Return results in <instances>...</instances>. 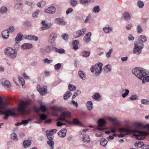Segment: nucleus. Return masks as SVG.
Returning <instances> with one entry per match:
<instances>
[{"label":"nucleus","mask_w":149,"mask_h":149,"mask_svg":"<svg viewBox=\"0 0 149 149\" xmlns=\"http://www.w3.org/2000/svg\"><path fill=\"white\" fill-rule=\"evenodd\" d=\"M149 81V76L146 75L142 79V82L143 83H144L146 81L148 82Z\"/></svg>","instance_id":"59"},{"label":"nucleus","mask_w":149,"mask_h":149,"mask_svg":"<svg viewBox=\"0 0 149 149\" xmlns=\"http://www.w3.org/2000/svg\"><path fill=\"white\" fill-rule=\"evenodd\" d=\"M79 44L78 40H74L72 42V45L73 46V48L74 49L76 50L78 49L77 45Z\"/></svg>","instance_id":"36"},{"label":"nucleus","mask_w":149,"mask_h":149,"mask_svg":"<svg viewBox=\"0 0 149 149\" xmlns=\"http://www.w3.org/2000/svg\"><path fill=\"white\" fill-rule=\"evenodd\" d=\"M111 66L110 65H106L104 68V70L106 72H110L111 70Z\"/></svg>","instance_id":"43"},{"label":"nucleus","mask_w":149,"mask_h":149,"mask_svg":"<svg viewBox=\"0 0 149 149\" xmlns=\"http://www.w3.org/2000/svg\"><path fill=\"white\" fill-rule=\"evenodd\" d=\"M47 86H41L38 85L37 86L38 91L40 93L41 95H43L47 93Z\"/></svg>","instance_id":"11"},{"label":"nucleus","mask_w":149,"mask_h":149,"mask_svg":"<svg viewBox=\"0 0 149 149\" xmlns=\"http://www.w3.org/2000/svg\"><path fill=\"white\" fill-rule=\"evenodd\" d=\"M119 131L120 132V134L118 135L119 137H123L125 135L136 132L135 130H131L128 128H120L119 129Z\"/></svg>","instance_id":"9"},{"label":"nucleus","mask_w":149,"mask_h":149,"mask_svg":"<svg viewBox=\"0 0 149 149\" xmlns=\"http://www.w3.org/2000/svg\"><path fill=\"white\" fill-rule=\"evenodd\" d=\"M100 145L103 147H105L108 143V141L104 138H101L100 140Z\"/></svg>","instance_id":"31"},{"label":"nucleus","mask_w":149,"mask_h":149,"mask_svg":"<svg viewBox=\"0 0 149 149\" xmlns=\"http://www.w3.org/2000/svg\"><path fill=\"white\" fill-rule=\"evenodd\" d=\"M32 100L29 99L25 101H22L18 105L17 109V111L21 114L24 115L27 113V107L32 103Z\"/></svg>","instance_id":"1"},{"label":"nucleus","mask_w":149,"mask_h":149,"mask_svg":"<svg viewBox=\"0 0 149 149\" xmlns=\"http://www.w3.org/2000/svg\"><path fill=\"white\" fill-rule=\"evenodd\" d=\"M41 23L42 25L41 27V29L42 30H45L50 28L52 26V24L51 23L46 24L45 20L42 21Z\"/></svg>","instance_id":"20"},{"label":"nucleus","mask_w":149,"mask_h":149,"mask_svg":"<svg viewBox=\"0 0 149 149\" xmlns=\"http://www.w3.org/2000/svg\"><path fill=\"white\" fill-rule=\"evenodd\" d=\"M51 108L54 111H61L63 110V108L61 107H57L53 106L51 107Z\"/></svg>","instance_id":"30"},{"label":"nucleus","mask_w":149,"mask_h":149,"mask_svg":"<svg viewBox=\"0 0 149 149\" xmlns=\"http://www.w3.org/2000/svg\"><path fill=\"white\" fill-rule=\"evenodd\" d=\"M106 124L107 122L104 119L102 118L99 119L97 121V124L99 127H97V129L100 130H104V128H100V127L104 126Z\"/></svg>","instance_id":"14"},{"label":"nucleus","mask_w":149,"mask_h":149,"mask_svg":"<svg viewBox=\"0 0 149 149\" xmlns=\"http://www.w3.org/2000/svg\"><path fill=\"white\" fill-rule=\"evenodd\" d=\"M81 93V91L80 90H77V92H75L74 94L73 95L72 99H74L77 95L80 94Z\"/></svg>","instance_id":"60"},{"label":"nucleus","mask_w":149,"mask_h":149,"mask_svg":"<svg viewBox=\"0 0 149 149\" xmlns=\"http://www.w3.org/2000/svg\"><path fill=\"white\" fill-rule=\"evenodd\" d=\"M134 125L135 127L137 128H140L143 127V126L142 124L140 122H136L135 123Z\"/></svg>","instance_id":"54"},{"label":"nucleus","mask_w":149,"mask_h":149,"mask_svg":"<svg viewBox=\"0 0 149 149\" xmlns=\"http://www.w3.org/2000/svg\"><path fill=\"white\" fill-rule=\"evenodd\" d=\"M52 49H53L55 52L58 53L60 54L64 53L65 52V51L63 49H58L55 47H53Z\"/></svg>","instance_id":"32"},{"label":"nucleus","mask_w":149,"mask_h":149,"mask_svg":"<svg viewBox=\"0 0 149 149\" xmlns=\"http://www.w3.org/2000/svg\"><path fill=\"white\" fill-rule=\"evenodd\" d=\"M2 37L4 39H7L9 36V31L8 29L5 30L1 33Z\"/></svg>","instance_id":"24"},{"label":"nucleus","mask_w":149,"mask_h":149,"mask_svg":"<svg viewBox=\"0 0 149 149\" xmlns=\"http://www.w3.org/2000/svg\"><path fill=\"white\" fill-rule=\"evenodd\" d=\"M91 2V0H80V3L84 6L88 5Z\"/></svg>","instance_id":"41"},{"label":"nucleus","mask_w":149,"mask_h":149,"mask_svg":"<svg viewBox=\"0 0 149 149\" xmlns=\"http://www.w3.org/2000/svg\"><path fill=\"white\" fill-rule=\"evenodd\" d=\"M132 73L140 79H142L145 76L148 74L145 69L139 67L134 68L132 70Z\"/></svg>","instance_id":"2"},{"label":"nucleus","mask_w":149,"mask_h":149,"mask_svg":"<svg viewBox=\"0 0 149 149\" xmlns=\"http://www.w3.org/2000/svg\"><path fill=\"white\" fill-rule=\"evenodd\" d=\"M86 30V29L85 28H84L78 30L74 33V37L75 38H77L80 36L84 35L85 34Z\"/></svg>","instance_id":"13"},{"label":"nucleus","mask_w":149,"mask_h":149,"mask_svg":"<svg viewBox=\"0 0 149 149\" xmlns=\"http://www.w3.org/2000/svg\"><path fill=\"white\" fill-rule=\"evenodd\" d=\"M57 33H51L49 36L48 42L50 44H53L55 41L57 37Z\"/></svg>","instance_id":"16"},{"label":"nucleus","mask_w":149,"mask_h":149,"mask_svg":"<svg viewBox=\"0 0 149 149\" xmlns=\"http://www.w3.org/2000/svg\"><path fill=\"white\" fill-rule=\"evenodd\" d=\"M18 79L19 83H21L22 84V88H25V86L24 85L25 82L24 79L20 76L18 77Z\"/></svg>","instance_id":"39"},{"label":"nucleus","mask_w":149,"mask_h":149,"mask_svg":"<svg viewBox=\"0 0 149 149\" xmlns=\"http://www.w3.org/2000/svg\"><path fill=\"white\" fill-rule=\"evenodd\" d=\"M67 130L66 129H63L61 130L58 133V136L60 137H63L66 135Z\"/></svg>","instance_id":"28"},{"label":"nucleus","mask_w":149,"mask_h":149,"mask_svg":"<svg viewBox=\"0 0 149 149\" xmlns=\"http://www.w3.org/2000/svg\"><path fill=\"white\" fill-rule=\"evenodd\" d=\"M4 52L7 56L11 58H14L17 55L16 50L10 47L6 48Z\"/></svg>","instance_id":"7"},{"label":"nucleus","mask_w":149,"mask_h":149,"mask_svg":"<svg viewBox=\"0 0 149 149\" xmlns=\"http://www.w3.org/2000/svg\"><path fill=\"white\" fill-rule=\"evenodd\" d=\"M78 74L79 77L82 80H84L86 78V77L84 72L80 70L78 72Z\"/></svg>","instance_id":"33"},{"label":"nucleus","mask_w":149,"mask_h":149,"mask_svg":"<svg viewBox=\"0 0 149 149\" xmlns=\"http://www.w3.org/2000/svg\"><path fill=\"white\" fill-rule=\"evenodd\" d=\"M1 83L2 85L5 88H10L11 87L9 81L5 78H3L1 80Z\"/></svg>","instance_id":"17"},{"label":"nucleus","mask_w":149,"mask_h":149,"mask_svg":"<svg viewBox=\"0 0 149 149\" xmlns=\"http://www.w3.org/2000/svg\"><path fill=\"white\" fill-rule=\"evenodd\" d=\"M103 65V64L101 63H97L94 66H92L91 67V71L92 72L95 71V74L96 76L99 75L102 71Z\"/></svg>","instance_id":"6"},{"label":"nucleus","mask_w":149,"mask_h":149,"mask_svg":"<svg viewBox=\"0 0 149 149\" xmlns=\"http://www.w3.org/2000/svg\"><path fill=\"white\" fill-rule=\"evenodd\" d=\"M71 117V113L68 111H66L62 113L58 118V120L61 122L66 123H70V122L67 120V118H70Z\"/></svg>","instance_id":"8"},{"label":"nucleus","mask_w":149,"mask_h":149,"mask_svg":"<svg viewBox=\"0 0 149 149\" xmlns=\"http://www.w3.org/2000/svg\"><path fill=\"white\" fill-rule=\"evenodd\" d=\"M34 111L37 113L38 115L39 116L40 118L39 122L40 123L41 122V120H44L47 118V116L46 115L43 114H40L39 112L41 110L43 112H45L46 110V107L41 103L40 104V108L36 107H35L33 108Z\"/></svg>","instance_id":"3"},{"label":"nucleus","mask_w":149,"mask_h":149,"mask_svg":"<svg viewBox=\"0 0 149 149\" xmlns=\"http://www.w3.org/2000/svg\"><path fill=\"white\" fill-rule=\"evenodd\" d=\"M9 104L8 103V105L4 109L0 108V109L3 110V111H0V115H2L3 114H4L5 115L3 117V119L5 120L8 119L9 116H15V114L14 113V111L13 110L11 109H6V108L9 106Z\"/></svg>","instance_id":"4"},{"label":"nucleus","mask_w":149,"mask_h":149,"mask_svg":"<svg viewBox=\"0 0 149 149\" xmlns=\"http://www.w3.org/2000/svg\"><path fill=\"white\" fill-rule=\"evenodd\" d=\"M86 105L87 109L89 111H91L93 109V104L91 101H87L86 103Z\"/></svg>","instance_id":"29"},{"label":"nucleus","mask_w":149,"mask_h":149,"mask_svg":"<svg viewBox=\"0 0 149 149\" xmlns=\"http://www.w3.org/2000/svg\"><path fill=\"white\" fill-rule=\"evenodd\" d=\"M61 64L60 63H58L54 65V67L55 70H58L61 68Z\"/></svg>","instance_id":"62"},{"label":"nucleus","mask_w":149,"mask_h":149,"mask_svg":"<svg viewBox=\"0 0 149 149\" xmlns=\"http://www.w3.org/2000/svg\"><path fill=\"white\" fill-rule=\"evenodd\" d=\"M144 45L139 42H135L133 48V53L136 55H139L142 52V49L143 48Z\"/></svg>","instance_id":"5"},{"label":"nucleus","mask_w":149,"mask_h":149,"mask_svg":"<svg viewBox=\"0 0 149 149\" xmlns=\"http://www.w3.org/2000/svg\"><path fill=\"white\" fill-rule=\"evenodd\" d=\"M55 23L59 25L64 26L66 24V22L62 18H56L55 20Z\"/></svg>","instance_id":"18"},{"label":"nucleus","mask_w":149,"mask_h":149,"mask_svg":"<svg viewBox=\"0 0 149 149\" xmlns=\"http://www.w3.org/2000/svg\"><path fill=\"white\" fill-rule=\"evenodd\" d=\"M91 34V33L89 32L85 35L83 39L84 42L87 43L91 41L90 37Z\"/></svg>","instance_id":"25"},{"label":"nucleus","mask_w":149,"mask_h":149,"mask_svg":"<svg viewBox=\"0 0 149 149\" xmlns=\"http://www.w3.org/2000/svg\"><path fill=\"white\" fill-rule=\"evenodd\" d=\"M72 95V93L68 91L64 95V99L67 100Z\"/></svg>","instance_id":"48"},{"label":"nucleus","mask_w":149,"mask_h":149,"mask_svg":"<svg viewBox=\"0 0 149 149\" xmlns=\"http://www.w3.org/2000/svg\"><path fill=\"white\" fill-rule=\"evenodd\" d=\"M137 5L139 8H143L144 6L143 2L141 1H138L137 3Z\"/></svg>","instance_id":"56"},{"label":"nucleus","mask_w":149,"mask_h":149,"mask_svg":"<svg viewBox=\"0 0 149 149\" xmlns=\"http://www.w3.org/2000/svg\"><path fill=\"white\" fill-rule=\"evenodd\" d=\"M142 104H149V101L146 99H143L141 100Z\"/></svg>","instance_id":"64"},{"label":"nucleus","mask_w":149,"mask_h":149,"mask_svg":"<svg viewBox=\"0 0 149 149\" xmlns=\"http://www.w3.org/2000/svg\"><path fill=\"white\" fill-rule=\"evenodd\" d=\"M68 88L70 91H74L76 90V87L72 84H69L68 85Z\"/></svg>","instance_id":"51"},{"label":"nucleus","mask_w":149,"mask_h":149,"mask_svg":"<svg viewBox=\"0 0 149 149\" xmlns=\"http://www.w3.org/2000/svg\"><path fill=\"white\" fill-rule=\"evenodd\" d=\"M113 50L112 49H109V51L106 54V56L108 58H110L111 56V54L113 52Z\"/></svg>","instance_id":"53"},{"label":"nucleus","mask_w":149,"mask_h":149,"mask_svg":"<svg viewBox=\"0 0 149 149\" xmlns=\"http://www.w3.org/2000/svg\"><path fill=\"white\" fill-rule=\"evenodd\" d=\"M56 11V8L53 6H51L46 9L45 12L47 13L53 14Z\"/></svg>","instance_id":"23"},{"label":"nucleus","mask_w":149,"mask_h":149,"mask_svg":"<svg viewBox=\"0 0 149 149\" xmlns=\"http://www.w3.org/2000/svg\"><path fill=\"white\" fill-rule=\"evenodd\" d=\"M121 91V92L123 93L121 95V96L123 98L125 97L128 95L130 92L129 90L124 88H122Z\"/></svg>","instance_id":"26"},{"label":"nucleus","mask_w":149,"mask_h":149,"mask_svg":"<svg viewBox=\"0 0 149 149\" xmlns=\"http://www.w3.org/2000/svg\"><path fill=\"white\" fill-rule=\"evenodd\" d=\"M11 138L13 140L17 141L18 139L17 134L15 133H13L11 135Z\"/></svg>","instance_id":"46"},{"label":"nucleus","mask_w":149,"mask_h":149,"mask_svg":"<svg viewBox=\"0 0 149 149\" xmlns=\"http://www.w3.org/2000/svg\"><path fill=\"white\" fill-rule=\"evenodd\" d=\"M57 122L56 123V125L58 127H60L63 125H65L68 123H66L65 122L62 123L60 122L61 121L60 120H58V118L57 120Z\"/></svg>","instance_id":"49"},{"label":"nucleus","mask_w":149,"mask_h":149,"mask_svg":"<svg viewBox=\"0 0 149 149\" xmlns=\"http://www.w3.org/2000/svg\"><path fill=\"white\" fill-rule=\"evenodd\" d=\"M7 8L5 6H2L0 8V13L1 14H5L7 13Z\"/></svg>","instance_id":"45"},{"label":"nucleus","mask_w":149,"mask_h":149,"mask_svg":"<svg viewBox=\"0 0 149 149\" xmlns=\"http://www.w3.org/2000/svg\"><path fill=\"white\" fill-rule=\"evenodd\" d=\"M70 3L71 6L73 7H75L78 3L77 0H70Z\"/></svg>","instance_id":"37"},{"label":"nucleus","mask_w":149,"mask_h":149,"mask_svg":"<svg viewBox=\"0 0 149 149\" xmlns=\"http://www.w3.org/2000/svg\"><path fill=\"white\" fill-rule=\"evenodd\" d=\"M39 12V10H36L35 12L33 13L32 14V15L33 17L34 18H37L38 17V14Z\"/></svg>","instance_id":"61"},{"label":"nucleus","mask_w":149,"mask_h":149,"mask_svg":"<svg viewBox=\"0 0 149 149\" xmlns=\"http://www.w3.org/2000/svg\"><path fill=\"white\" fill-rule=\"evenodd\" d=\"M147 41V39L146 37L144 36H139L138 39V41L141 43L145 42Z\"/></svg>","instance_id":"38"},{"label":"nucleus","mask_w":149,"mask_h":149,"mask_svg":"<svg viewBox=\"0 0 149 149\" xmlns=\"http://www.w3.org/2000/svg\"><path fill=\"white\" fill-rule=\"evenodd\" d=\"M83 56L84 57H88L90 56V52L89 51H84L82 52Z\"/></svg>","instance_id":"50"},{"label":"nucleus","mask_w":149,"mask_h":149,"mask_svg":"<svg viewBox=\"0 0 149 149\" xmlns=\"http://www.w3.org/2000/svg\"><path fill=\"white\" fill-rule=\"evenodd\" d=\"M48 144L50 147V149H53L54 142L52 141L49 140L47 142Z\"/></svg>","instance_id":"57"},{"label":"nucleus","mask_w":149,"mask_h":149,"mask_svg":"<svg viewBox=\"0 0 149 149\" xmlns=\"http://www.w3.org/2000/svg\"><path fill=\"white\" fill-rule=\"evenodd\" d=\"M72 124L75 125L81 124V123L78 120L77 118H75L72 120Z\"/></svg>","instance_id":"63"},{"label":"nucleus","mask_w":149,"mask_h":149,"mask_svg":"<svg viewBox=\"0 0 149 149\" xmlns=\"http://www.w3.org/2000/svg\"><path fill=\"white\" fill-rule=\"evenodd\" d=\"M91 18V14H89L87 16L84 20L85 23H89L90 21Z\"/></svg>","instance_id":"47"},{"label":"nucleus","mask_w":149,"mask_h":149,"mask_svg":"<svg viewBox=\"0 0 149 149\" xmlns=\"http://www.w3.org/2000/svg\"><path fill=\"white\" fill-rule=\"evenodd\" d=\"M100 10V9L99 6H95L92 9V12L94 13H97L99 12Z\"/></svg>","instance_id":"44"},{"label":"nucleus","mask_w":149,"mask_h":149,"mask_svg":"<svg viewBox=\"0 0 149 149\" xmlns=\"http://www.w3.org/2000/svg\"><path fill=\"white\" fill-rule=\"evenodd\" d=\"M113 29L112 27H110L109 25H106L103 28L104 32L106 33H110L112 31Z\"/></svg>","instance_id":"22"},{"label":"nucleus","mask_w":149,"mask_h":149,"mask_svg":"<svg viewBox=\"0 0 149 149\" xmlns=\"http://www.w3.org/2000/svg\"><path fill=\"white\" fill-rule=\"evenodd\" d=\"M81 140L83 142L82 146L85 147H87L88 146L87 144L91 141V139L89 135L86 134L83 136L81 137Z\"/></svg>","instance_id":"10"},{"label":"nucleus","mask_w":149,"mask_h":149,"mask_svg":"<svg viewBox=\"0 0 149 149\" xmlns=\"http://www.w3.org/2000/svg\"><path fill=\"white\" fill-rule=\"evenodd\" d=\"M32 45L29 43H25L21 46V48L23 49H29L32 47Z\"/></svg>","instance_id":"27"},{"label":"nucleus","mask_w":149,"mask_h":149,"mask_svg":"<svg viewBox=\"0 0 149 149\" xmlns=\"http://www.w3.org/2000/svg\"><path fill=\"white\" fill-rule=\"evenodd\" d=\"M43 61L44 63L49 64L53 62V60L52 59L49 60L47 58H46L43 60Z\"/></svg>","instance_id":"58"},{"label":"nucleus","mask_w":149,"mask_h":149,"mask_svg":"<svg viewBox=\"0 0 149 149\" xmlns=\"http://www.w3.org/2000/svg\"><path fill=\"white\" fill-rule=\"evenodd\" d=\"M105 118L106 119L109 121L112 122L115 125H117L119 123L118 120L115 118L109 116H107L105 117Z\"/></svg>","instance_id":"19"},{"label":"nucleus","mask_w":149,"mask_h":149,"mask_svg":"<svg viewBox=\"0 0 149 149\" xmlns=\"http://www.w3.org/2000/svg\"><path fill=\"white\" fill-rule=\"evenodd\" d=\"M3 96L0 95V108L4 109L8 105V102L6 101H4Z\"/></svg>","instance_id":"15"},{"label":"nucleus","mask_w":149,"mask_h":149,"mask_svg":"<svg viewBox=\"0 0 149 149\" xmlns=\"http://www.w3.org/2000/svg\"><path fill=\"white\" fill-rule=\"evenodd\" d=\"M147 134V133L146 132L139 131L137 134H134V135L136 136V139L138 140H141L144 139L145 136Z\"/></svg>","instance_id":"12"},{"label":"nucleus","mask_w":149,"mask_h":149,"mask_svg":"<svg viewBox=\"0 0 149 149\" xmlns=\"http://www.w3.org/2000/svg\"><path fill=\"white\" fill-rule=\"evenodd\" d=\"M144 143L140 141H137L134 144L135 146L137 148H140L143 146Z\"/></svg>","instance_id":"40"},{"label":"nucleus","mask_w":149,"mask_h":149,"mask_svg":"<svg viewBox=\"0 0 149 149\" xmlns=\"http://www.w3.org/2000/svg\"><path fill=\"white\" fill-rule=\"evenodd\" d=\"M123 17L125 20H129L131 19V15L127 12H125L123 15Z\"/></svg>","instance_id":"42"},{"label":"nucleus","mask_w":149,"mask_h":149,"mask_svg":"<svg viewBox=\"0 0 149 149\" xmlns=\"http://www.w3.org/2000/svg\"><path fill=\"white\" fill-rule=\"evenodd\" d=\"M31 141L30 140H27L24 141L23 143V145L24 148H26L30 146Z\"/></svg>","instance_id":"35"},{"label":"nucleus","mask_w":149,"mask_h":149,"mask_svg":"<svg viewBox=\"0 0 149 149\" xmlns=\"http://www.w3.org/2000/svg\"><path fill=\"white\" fill-rule=\"evenodd\" d=\"M52 50V49L51 47L49 45L45 47L40 49L41 52L44 54L50 53Z\"/></svg>","instance_id":"21"},{"label":"nucleus","mask_w":149,"mask_h":149,"mask_svg":"<svg viewBox=\"0 0 149 149\" xmlns=\"http://www.w3.org/2000/svg\"><path fill=\"white\" fill-rule=\"evenodd\" d=\"M101 97L100 94L98 93H95L92 96V97L95 100H97L99 98Z\"/></svg>","instance_id":"55"},{"label":"nucleus","mask_w":149,"mask_h":149,"mask_svg":"<svg viewBox=\"0 0 149 149\" xmlns=\"http://www.w3.org/2000/svg\"><path fill=\"white\" fill-rule=\"evenodd\" d=\"M136 31L138 33H141L143 31L141 26L140 24L137 25L136 27Z\"/></svg>","instance_id":"52"},{"label":"nucleus","mask_w":149,"mask_h":149,"mask_svg":"<svg viewBox=\"0 0 149 149\" xmlns=\"http://www.w3.org/2000/svg\"><path fill=\"white\" fill-rule=\"evenodd\" d=\"M22 38V36L20 33H19L15 38V41L16 43H18L21 41Z\"/></svg>","instance_id":"34"}]
</instances>
